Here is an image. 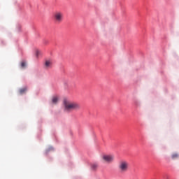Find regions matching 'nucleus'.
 Returning <instances> with one entry per match:
<instances>
[{
    "label": "nucleus",
    "instance_id": "1",
    "mask_svg": "<svg viewBox=\"0 0 179 179\" xmlns=\"http://www.w3.org/2000/svg\"><path fill=\"white\" fill-rule=\"evenodd\" d=\"M64 106L66 113H72V111H78V110H80V104L78 102L64 100Z\"/></svg>",
    "mask_w": 179,
    "mask_h": 179
},
{
    "label": "nucleus",
    "instance_id": "2",
    "mask_svg": "<svg viewBox=\"0 0 179 179\" xmlns=\"http://www.w3.org/2000/svg\"><path fill=\"white\" fill-rule=\"evenodd\" d=\"M129 169V163L127 160H120L118 165V169L120 173L124 174L127 173Z\"/></svg>",
    "mask_w": 179,
    "mask_h": 179
},
{
    "label": "nucleus",
    "instance_id": "3",
    "mask_svg": "<svg viewBox=\"0 0 179 179\" xmlns=\"http://www.w3.org/2000/svg\"><path fill=\"white\" fill-rule=\"evenodd\" d=\"M53 19L56 23H62V20H64V13L61 11L55 12Z\"/></svg>",
    "mask_w": 179,
    "mask_h": 179
},
{
    "label": "nucleus",
    "instance_id": "4",
    "mask_svg": "<svg viewBox=\"0 0 179 179\" xmlns=\"http://www.w3.org/2000/svg\"><path fill=\"white\" fill-rule=\"evenodd\" d=\"M114 155H106L102 157V160L105 162V163H113L114 162Z\"/></svg>",
    "mask_w": 179,
    "mask_h": 179
},
{
    "label": "nucleus",
    "instance_id": "5",
    "mask_svg": "<svg viewBox=\"0 0 179 179\" xmlns=\"http://www.w3.org/2000/svg\"><path fill=\"white\" fill-rule=\"evenodd\" d=\"M45 69H50L52 68V62L51 60H45L44 63Z\"/></svg>",
    "mask_w": 179,
    "mask_h": 179
},
{
    "label": "nucleus",
    "instance_id": "6",
    "mask_svg": "<svg viewBox=\"0 0 179 179\" xmlns=\"http://www.w3.org/2000/svg\"><path fill=\"white\" fill-rule=\"evenodd\" d=\"M52 103L53 104H57L58 103V96H53L52 98Z\"/></svg>",
    "mask_w": 179,
    "mask_h": 179
},
{
    "label": "nucleus",
    "instance_id": "7",
    "mask_svg": "<svg viewBox=\"0 0 179 179\" xmlns=\"http://www.w3.org/2000/svg\"><path fill=\"white\" fill-rule=\"evenodd\" d=\"M171 157H172L173 160H176V159H178L179 155L178 153H173V154H172Z\"/></svg>",
    "mask_w": 179,
    "mask_h": 179
},
{
    "label": "nucleus",
    "instance_id": "8",
    "mask_svg": "<svg viewBox=\"0 0 179 179\" xmlns=\"http://www.w3.org/2000/svg\"><path fill=\"white\" fill-rule=\"evenodd\" d=\"M97 167H99V165L97 164H91L92 170H97Z\"/></svg>",
    "mask_w": 179,
    "mask_h": 179
},
{
    "label": "nucleus",
    "instance_id": "9",
    "mask_svg": "<svg viewBox=\"0 0 179 179\" xmlns=\"http://www.w3.org/2000/svg\"><path fill=\"white\" fill-rule=\"evenodd\" d=\"M27 88H22V89H20V94H23V93H25V92H27Z\"/></svg>",
    "mask_w": 179,
    "mask_h": 179
},
{
    "label": "nucleus",
    "instance_id": "10",
    "mask_svg": "<svg viewBox=\"0 0 179 179\" xmlns=\"http://www.w3.org/2000/svg\"><path fill=\"white\" fill-rule=\"evenodd\" d=\"M21 68H22V69L26 68V63H25V62H21Z\"/></svg>",
    "mask_w": 179,
    "mask_h": 179
},
{
    "label": "nucleus",
    "instance_id": "11",
    "mask_svg": "<svg viewBox=\"0 0 179 179\" xmlns=\"http://www.w3.org/2000/svg\"><path fill=\"white\" fill-rule=\"evenodd\" d=\"M39 54H40V51H39V50H36V57H38Z\"/></svg>",
    "mask_w": 179,
    "mask_h": 179
}]
</instances>
